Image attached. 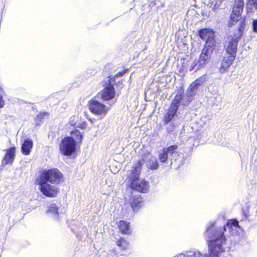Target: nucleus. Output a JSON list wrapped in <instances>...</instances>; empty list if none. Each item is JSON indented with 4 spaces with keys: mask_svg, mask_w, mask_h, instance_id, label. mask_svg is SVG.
<instances>
[{
    "mask_svg": "<svg viewBox=\"0 0 257 257\" xmlns=\"http://www.w3.org/2000/svg\"><path fill=\"white\" fill-rule=\"evenodd\" d=\"M216 221L208 223L204 232V237L208 246V253L200 254L206 257H220L224 251V245L226 243L227 237L237 233L238 229H242L238 221L235 219L228 220L222 226H216Z\"/></svg>",
    "mask_w": 257,
    "mask_h": 257,
    "instance_id": "1",
    "label": "nucleus"
},
{
    "mask_svg": "<svg viewBox=\"0 0 257 257\" xmlns=\"http://www.w3.org/2000/svg\"><path fill=\"white\" fill-rule=\"evenodd\" d=\"M193 92L185 94L181 90H179L172 101L168 108L164 113L163 124L166 125L168 133L171 134L174 132L183 121V118L179 116L178 110L181 103L184 106H188L193 99Z\"/></svg>",
    "mask_w": 257,
    "mask_h": 257,
    "instance_id": "2",
    "label": "nucleus"
},
{
    "mask_svg": "<svg viewBox=\"0 0 257 257\" xmlns=\"http://www.w3.org/2000/svg\"><path fill=\"white\" fill-rule=\"evenodd\" d=\"M83 133L76 129L72 131L70 137H64L59 145L60 151L64 156H70L77 150V144L81 143L83 139Z\"/></svg>",
    "mask_w": 257,
    "mask_h": 257,
    "instance_id": "3",
    "label": "nucleus"
},
{
    "mask_svg": "<svg viewBox=\"0 0 257 257\" xmlns=\"http://www.w3.org/2000/svg\"><path fill=\"white\" fill-rule=\"evenodd\" d=\"M63 176L61 172L57 168L43 170L36 179L52 184H58L63 181Z\"/></svg>",
    "mask_w": 257,
    "mask_h": 257,
    "instance_id": "4",
    "label": "nucleus"
},
{
    "mask_svg": "<svg viewBox=\"0 0 257 257\" xmlns=\"http://www.w3.org/2000/svg\"><path fill=\"white\" fill-rule=\"evenodd\" d=\"M114 78H109L103 84L104 89L97 94L96 97L101 98L103 101L112 99L115 94L114 88Z\"/></svg>",
    "mask_w": 257,
    "mask_h": 257,
    "instance_id": "5",
    "label": "nucleus"
},
{
    "mask_svg": "<svg viewBox=\"0 0 257 257\" xmlns=\"http://www.w3.org/2000/svg\"><path fill=\"white\" fill-rule=\"evenodd\" d=\"M42 182L43 181L36 180V184L39 186V189L43 194L48 197H56L59 191V188L50 184L51 183Z\"/></svg>",
    "mask_w": 257,
    "mask_h": 257,
    "instance_id": "6",
    "label": "nucleus"
},
{
    "mask_svg": "<svg viewBox=\"0 0 257 257\" xmlns=\"http://www.w3.org/2000/svg\"><path fill=\"white\" fill-rule=\"evenodd\" d=\"M96 96L89 102V108L90 111L93 114L101 115H105L109 110V108L99 102Z\"/></svg>",
    "mask_w": 257,
    "mask_h": 257,
    "instance_id": "7",
    "label": "nucleus"
},
{
    "mask_svg": "<svg viewBox=\"0 0 257 257\" xmlns=\"http://www.w3.org/2000/svg\"><path fill=\"white\" fill-rule=\"evenodd\" d=\"M131 188L141 193H146L149 189V182L143 179L140 181V178H130Z\"/></svg>",
    "mask_w": 257,
    "mask_h": 257,
    "instance_id": "8",
    "label": "nucleus"
},
{
    "mask_svg": "<svg viewBox=\"0 0 257 257\" xmlns=\"http://www.w3.org/2000/svg\"><path fill=\"white\" fill-rule=\"evenodd\" d=\"M239 40L240 39L234 37V38L226 42L224 47L225 51L224 54L235 58Z\"/></svg>",
    "mask_w": 257,
    "mask_h": 257,
    "instance_id": "9",
    "label": "nucleus"
},
{
    "mask_svg": "<svg viewBox=\"0 0 257 257\" xmlns=\"http://www.w3.org/2000/svg\"><path fill=\"white\" fill-rule=\"evenodd\" d=\"M235 57L224 54L220 62L217 64V67L221 73L226 72L232 65Z\"/></svg>",
    "mask_w": 257,
    "mask_h": 257,
    "instance_id": "10",
    "label": "nucleus"
},
{
    "mask_svg": "<svg viewBox=\"0 0 257 257\" xmlns=\"http://www.w3.org/2000/svg\"><path fill=\"white\" fill-rule=\"evenodd\" d=\"M16 148L15 147H11L6 150V153L2 161V165L5 166L7 164H12L16 156Z\"/></svg>",
    "mask_w": 257,
    "mask_h": 257,
    "instance_id": "11",
    "label": "nucleus"
},
{
    "mask_svg": "<svg viewBox=\"0 0 257 257\" xmlns=\"http://www.w3.org/2000/svg\"><path fill=\"white\" fill-rule=\"evenodd\" d=\"M209 60L210 58H206V57L200 55L199 59L194 61L191 64L190 70L194 71L195 72L198 71L204 67L208 63Z\"/></svg>",
    "mask_w": 257,
    "mask_h": 257,
    "instance_id": "12",
    "label": "nucleus"
},
{
    "mask_svg": "<svg viewBox=\"0 0 257 257\" xmlns=\"http://www.w3.org/2000/svg\"><path fill=\"white\" fill-rule=\"evenodd\" d=\"M198 35L202 40L206 41L215 37V33L211 29L203 28L198 31Z\"/></svg>",
    "mask_w": 257,
    "mask_h": 257,
    "instance_id": "13",
    "label": "nucleus"
},
{
    "mask_svg": "<svg viewBox=\"0 0 257 257\" xmlns=\"http://www.w3.org/2000/svg\"><path fill=\"white\" fill-rule=\"evenodd\" d=\"M33 146V142L32 139L29 138L25 139L22 145V153L25 155H29L31 153Z\"/></svg>",
    "mask_w": 257,
    "mask_h": 257,
    "instance_id": "14",
    "label": "nucleus"
},
{
    "mask_svg": "<svg viewBox=\"0 0 257 257\" xmlns=\"http://www.w3.org/2000/svg\"><path fill=\"white\" fill-rule=\"evenodd\" d=\"M144 163L145 160L143 159L138 160V162L134 167V169L132 172L130 178L135 177L136 178H140V173Z\"/></svg>",
    "mask_w": 257,
    "mask_h": 257,
    "instance_id": "15",
    "label": "nucleus"
},
{
    "mask_svg": "<svg viewBox=\"0 0 257 257\" xmlns=\"http://www.w3.org/2000/svg\"><path fill=\"white\" fill-rule=\"evenodd\" d=\"M143 198L140 195H135L131 202V207L134 211H137L141 207Z\"/></svg>",
    "mask_w": 257,
    "mask_h": 257,
    "instance_id": "16",
    "label": "nucleus"
},
{
    "mask_svg": "<svg viewBox=\"0 0 257 257\" xmlns=\"http://www.w3.org/2000/svg\"><path fill=\"white\" fill-rule=\"evenodd\" d=\"M48 215L53 217L54 219L57 220L59 218L58 207L55 203H51L46 211Z\"/></svg>",
    "mask_w": 257,
    "mask_h": 257,
    "instance_id": "17",
    "label": "nucleus"
},
{
    "mask_svg": "<svg viewBox=\"0 0 257 257\" xmlns=\"http://www.w3.org/2000/svg\"><path fill=\"white\" fill-rule=\"evenodd\" d=\"M146 166L149 169L154 170L157 169L159 164L157 158L155 157H151L146 162Z\"/></svg>",
    "mask_w": 257,
    "mask_h": 257,
    "instance_id": "18",
    "label": "nucleus"
},
{
    "mask_svg": "<svg viewBox=\"0 0 257 257\" xmlns=\"http://www.w3.org/2000/svg\"><path fill=\"white\" fill-rule=\"evenodd\" d=\"M245 25H246L245 19L244 18L243 20H242L240 21L239 24L238 29V33L237 34L234 35V37L237 38L238 39L240 40L243 35Z\"/></svg>",
    "mask_w": 257,
    "mask_h": 257,
    "instance_id": "19",
    "label": "nucleus"
},
{
    "mask_svg": "<svg viewBox=\"0 0 257 257\" xmlns=\"http://www.w3.org/2000/svg\"><path fill=\"white\" fill-rule=\"evenodd\" d=\"M118 227L121 232L123 234L130 233V223L124 220H120Z\"/></svg>",
    "mask_w": 257,
    "mask_h": 257,
    "instance_id": "20",
    "label": "nucleus"
},
{
    "mask_svg": "<svg viewBox=\"0 0 257 257\" xmlns=\"http://www.w3.org/2000/svg\"><path fill=\"white\" fill-rule=\"evenodd\" d=\"M241 19V17H239L236 15L234 14H231L229 20L228 22L227 26L228 27L231 28L234 25H235L237 22H238Z\"/></svg>",
    "mask_w": 257,
    "mask_h": 257,
    "instance_id": "21",
    "label": "nucleus"
},
{
    "mask_svg": "<svg viewBox=\"0 0 257 257\" xmlns=\"http://www.w3.org/2000/svg\"><path fill=\"white\" fill-rule=\"evenodd\" d=\"M216 41L215 40V37L213 38L205 41V45L204 46L209 49L211 51H213L215 46Z\"/></svg>",
    "mask_w": 257,
    "mask_h": 257,
    "instance_id": "22",
    "label": "nucleus"
},
{
    "mask_svg": "<svg viewBox=\"0 0 257 257\" xmlns=\"http://www.w3.org/2000/svg\"><path fill=\"white\" fill-rule=\"evenodd\" d=\"M169 154L163 149L161 150L159 154V159L161 163H165L168 159Z\"/></svg>",
    "mask_w": 257,
    "mask_h": 257,
    "instance_id": "23",
    "label": "nucleus"
},
{
    "mask_svg": "<svg viewBox=\"0 0 257 257\" xmlns=\"http://www.w3.org/2000/svg\"><path fill=\"white\" fill-rule=\"evenodd\" d=\"M116 244L121 249H124L128 246V242L123 237H120L117 241Z\"/></svg>",
    "mask_w": 257,
    "mask_h": 257,
    "instance_id": "24",
    "label": "nucleus"
},
{
    "mask_svg": "<svg viewBox=\"0 0 257 257\" xmlns=\"http://www.w3.org/2000/svg\"><path fill=\"white\" fill-rule=\"evenodd\" d=\"M178 148V146L177 145H172L167 148H163L164 150L168 154L170 155H172L174 154L176 150Z\"/></svg>",
    "mask_w": 257,
    "mask_h": 257,
    "instance_id": "25",
    "label": "nucleus"
},
{
    "mask_svg": "<svg viewBox=\"0 0 257 257\" xmlns=\"http://www.w3.org/2000/svg\"><path fill=\"white\" fill-rule=\"evenodd\" d=\"M212 51H210V49L204 46L202 50V52L200 55L206 57V58H210L211 55Z\"/></svg>",
    "mask_w": 257,
    "mask_h": 257,
    "instance_id": "26",
    "label": "nucleus"
},
{
    "mask_svg": "<svg viewBox=\"0 0 257 257\" xmlns=\"http://www.w3.org/2000/svg\"><path fill=\"white\" fill-rule=\"evenodd\" d=\"M247 9H251L252 7L257 10V0H247L246 5Z\"/></svg>",
    "mask_w": 257,
    "mask_h": 257,
    "instance_id": "27",
    "label": "nucleus"
},
{
    "mask_svg": "<svg viewBox=\"0 0 257 257\" xmlns=\"http://www.w3.org/2000/svg\"><path fill=\"white\" fill-rule=\"evenodd\" d=\"M243 11V8L241 7H234L232 14H236V16L241 17V15Z\"/></svg>",
    "mask_w": 257,
    "mask_h": 257,
    "instance_id": "28",
    "label": "nucleus"
},
{
    "mask_svg": "<svg viewBox=\"0 0 257 257\" xmlns=\"http://www.w3.org/2000/svg\"><path fill=\"white\" fill-rule=\"evenodd\" d=\"M199 86L197 85H193V82L191 83V84L190 85L187 92H193L194 96L196 95L197 90L198 89V87Z\"/></svg>",
    "mask_w": 257,
    "mask_h": 257,
    "instance_id": "29",
    "label": "nucleus"
},
{
    "mask_svg": "<svg viewBox=\"0 0 257 257\" xmlns=\"http://www.w3.org/2000/svg\"><path fill=\"white\" fill-rule=\"evenodd\" d=\"M48 114V113L47 112H41L38 114L35 118L36 120H37L36 124L38 125V121H39L40 122L41 120L44 118V117L46 115H47Z\"/></svg>",
    "mask_w": 257,
    "mask_h": 257,
    "instance_id": "30",
    "label": "nucleus"
},
{
    "mask_svg": "<svg viewBox=\"0 0 257 257\" xmlns=\"http://www.w3.org/2000/svg\"><path fill=\"white\" fill-rule=\"evenodd\" d=\"M78 121V118L77 116H73L70 117L69 120V123L71 125L76 126L77 122Z\"/></svg>",
    "mask_w": 257,
    "mask_h": 257,
    "instance_id": "31",
    "label": "nucleus"
},
{
    "mask_svg": "<svg viewBox=\"0 0 257 257\" xmlns=\"http://www.w3.org/2000/svg\"><path fill=\"white\" fill-rule=\"evenodd\" d=\"M86 126H87V124L85 122L78 121L77 123V124L76 125V126L75 127V128L78 127V128H81L82 130H84L86 128ZM76 128H75V130H76Z\"/></svg>",
    "mask_w": 257,
    "mask_h": 257,
    "instance_id": "32",
    "label": "nucleus"
},
{
    "mask_svg": "<svg viewBox=\"0 0 257 257\" xmlns=\"http://www.w3.org/2000/svg\"><path fill=\"white\" fill-rule=\"evenodd\" d=\"M204 79L202 77H200V78L197 79L194 82H193V85H197L198 86H200L204 83Z\"/></svg>",
    "mask_w": 257,
    "mask_h": 257,
    "instance_id": "33",
    "label": "nucleus"
},
{
    "mask_svg": "<svg viewBox=\"0 0 257 257\" xmlns=\"http://www.w3.org/2000/svg\"><path fill=\"white\" fill-rule=\"evenodd\" d=\"M243 6H244V2H243V0H237L236 2H235V5L234 7H241L242 8H243Z\"/></svg>",
    "mask_w": 257,
    "mask_h": 257,
    "instance_id": "34",
    "label": "nucleus"
},
{
    "mask_svg": "<svg viewBox=\"0 0 257 257\" xmlns=\"http://www.w3.org/2000/svg\"><path fill=\"white\" fill-rule=\"evenodd\" d=\"M252 31L256 33H257V19H254L252 22Z\"/></svg>",
    "mask_w": 257,
    "mask_h": 257,
    "instance_id": "35",
    "label": "nucleus"
},
{
    "mask_svg": "<svg viewBox=\"0 0 257 257\" xmlns=\"http://www.w3.org/2000/svg\"><path fill=\"white\" fill-rule=\"evenodd\" d=\"M126 72V70H123L121 72H119L118 73H117L114 77H113V78H114V79H115V78H117V77H122L124 75V73ZM109 78H112V77L111 76H110L109 77Z\"/></svg>",
    "mask_w": 257,
    "mask_h": 257,
    "instance_id": "36",
    "label": "nucleus"
},
{
    "mask_svg": "<svg viewBox=\"0 0 257 257\" xmlns=\"http://www.w3.org/2000/svg\"><path fill=\"white\" fill-rule=\"evenodd\" d=\"M5 104L4 101L3 100V96L0 95V108L4 107Z\"/></svg>",
    "mask_w": 257,
    "mask_h": 257,
    "instance_id": "37",
    "label": "nucleus"
},
{
    "mask_svg": "<svg viewBox=\"0 0 257 257\" xmlns=\"http://www.w3.org/2000/svg\"><path fill=\"white\" fill-rule=\"evenodd\" d=\"M185 131L184 130V125L183 126V128H182L181 130V133H182L184 131Z\"/></svg>",
    "mask_w": 257,
    "mask_h": 257,
    "instance_id": "38",
    "label": "nucleus"
},
{
    "mask_svg": "<svg viewBox=\"0 0 257 257\" xmlns=\"http://www.w3.org/2000/svg\"><path fill=\"white\" fill-rule=\"evenodd\" d=\"M1 89V88L0 87V90Z\"/></svg>",
    "mask_w": 257,
    "mask_h": 257,
    "instance_id": "39",
    "label": "nucleus"
}]
</instances>
